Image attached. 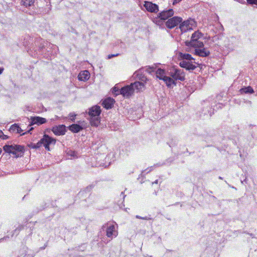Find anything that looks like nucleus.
I'll return each mask as SVG.
<instances>
[{"instance_id":"nucleus-1","label":"nucleus","mask_w":257,"mask_h":257,"mask_svg":"<svg viewBox=\"0 0 257 257\" xmlns=\"http://www.w3.org/2000/svg\"><path fill=\"white\" fill-rule=\"evenodd\" d=\"M203 37V34L199 31H195L191 36L190 41L185 42L186 46L188 47L187 51H191V47L201 48L204 46L202 42L199 39Z\"/></svg>"},{"instance_id":"nucleus-2","label":"nucleus","mask_w":257,"mask_h":257,"mask_svg":"<svg viewBox=\"0 0 257 257\" xmlns=\"http://www.w3.org/2000/svg\"><path fill=\"white\" fill-rule=\"evenodd\" d=\"M100 113L101 109L99 106L95 105L89 109L88 114L91 125L97 126L99 124Z\"/></svg>"},{"instance_id":"nucleus-3","label":"nucleus","mask_w":257,"mask_h":257,"mask_svg":"<svg viewBox=\"0 0 257 257\" xmlns=\"http://www.w3.org/2000/svg\"><path fill=\"white\" fill-rule=\"evenodd\" d=\"M102 228H106V235L112 239L118 235L117 225L114 222H108L102 226Z\"/></svg>"},{"instance_id":"nucleus-4","label":"nucleus","mask_w":257,"mask_h":257,"mask_svg":"<svg viewBox=\"0 0 257 257\" xmlns=\"http://www.w3.org/2000/svg\"><path fill=\"white\" fill-rule=\"evenodd\" d=\"M3 149L7 153L15 155L16 157L22 156L24 152V147L20 145H5Z\"/></svg>"},{"instance_id":"nucleus-5","label":"nucleus","mask_w":257,"mask_h":257,"mask_svg":"<svg viewBox=\"0 0 257 257\" xmlns=\"http://www.w3.org/2000/svg\"><path fill=\"white\" fill-rule=\"evenodd\" d=\"M55 143V139L50 137L47 135H45L43 138L39 142L35 144V145L37 149L43 145L46 150L49 151V145L51 144L54 145Z\"/></svg>"},{"instance_id":"nucleus-6","label":"nucleus","mask_w":257,"mask_h":257,"mask_svg":"<svg viewBox=\"0 0 257 257\" xmlns=\"http://www.w3.org/2000/svg\"><path fill=\"white\" fill-rule=\"evenodd\" d=\"M174 11L173 9H169L164 11L159 14V18H156L153 20V22L158 25H161L163 23V20H166L169 18L173 16Z\"/></svg>"},{"instance_id":"nucleus-7","label":"nucleus","mask_w":257,"mask_h":257,"mask_svg":"<svg viewBox=\"0 0 257 257\" xmlns=\"http://www.w3.org/2000/svg\"><path fill=\"white\" fill-rule=\"evenodd\" d=\"M156 76L160 79L163 80L168 87H171L172 85H175L174 80L170 77L166 76L165 71L163 69H158L156 71Z\"/></svg>"},{"instance_id":"nucleus-8","label":"nucleus","mask_w":257,"mask_h":257,"mask_svg":"<svg viewBox=\"0 0 257 257\" xmlns=\"http://www.w3.org/2000/svg\"><path fill=\"white\" fill-rule=\"evenodd\" d=\"M171 78L174 81L176 80L184 81L185 80V73L183 71L179 69H174L170 71ZM174 83L176 84L175 82Z\"/></svg>"},{"instance_id":"nucleus-9","label":"nucleus","mask_w":257,"mask_h":257,"mask_svg":"<svg viewBox=\"0 0 257 257\" xmlns=\"http://www.w3.org/2000/svg\"><path fill=\"white\" fill-rule=\"evenodd\" d=\"M195 26V21L192 19H190L180 23L179 28L182 32H185L187 31L192 30L193 27Z\"/></svg>"},{"instance_id":"nucleus-10","label":"nucleus","mask_w":257,"mask_h":257,"mask_svg":"<svg viewBox=\"0 0 257 257\" xmlns=\"http://www.w3.org/2000/svg\"><path fill=\"white\" fill-rule=\"evenodd\" d=\"M182 21V19L179 17H174L168 19L166 22V25L167 28L172 29L180 24Z\"/></svg>"},{"instance_id":"nucleus-11","label":"nucleus","mask_w":257,"mask_h":257,"mask_svg":"<svg viewBox=\"0 0 257 257\" xmlns=\"http://www.w3.org/2000/svg\"><path fill=\"white\" fill-rule=\"evenodd\" d=\"M134 92V89L132 84L121 88L120 90V94L125 97H129L133 94Z\"/></svg>"},{"instance_id":"nucleus-12","label":"nucleus","mask_w":257,"mask_h":257,"mask_svg":"<svg viewBox=\"0 0 257 257\" xmlns=\"http://www.w3.org/2000/svg\"><path fill=\"white\" fill-rule=\"evenodd\" d=\"M180 61V66L182 68H185L186 70H193L196 68V66L192 64V61H187L186 60Z\"/></svg>"},{"instance_id":"nucleus-13","label":"nucleus","mask_w":257,"mask_h":257,"mask_svg":"<svg viewBox=\"0 0 257 257\" xmlns=\"http://www.w3.org/2000/svg\"><path fill=\"white\" fill-rule=\"evenodd\" d=\"M53 133L57 136L63 135L65 133V126L64 125H59L54 126L52 129Z\"/></svg>"},{"instance_id":"nucleus-14","label":"nucleus","mask_w":257,"mask_h":257,"mask_svg":"<svg viewBox=\"0 0 257 257\" xmlns=\"http://www.w3.org/2000/svg\"><path fill=\"white\" fill-rule=\"evenodd\" d=\"M144 7L148 11L152 13L157 12L159 10L157 5L149 2H145Z\"/></svg>"},{"instance_id":"nucleus-15","label":"nucleus","mask_w":257,"mask_h":257,"mask_svg":"<svg viewBox=\"0 0 257 257\" xmlns=\"http://www.w3.org/2000/svg\"><path fill=\"white\" fill-rule=\"evenodd\" d=\"M144 82L136 81L133 83H132L133 85L134 90L136 89L137 92H140L144 90L145 88Z\"/></svg>"},{"instance_id":"nucleus-16","label":"nucleus","mask_w":257,"mask_h":257,"mask_svg":"<svg viewBox=\"0 0 257 257\" xmlns=\"http://www.w3.org/2000/svg\"><path fill=\"white\" fill-rule=\"evenodd\" d=\"M90 77V73L87 70L81 71L78 75V78L80 81H86Z\"/></svg>"},{"instance_id":"nucleus-17","label":"nucleus","mask_w":257,"mask_h":257,"mask_svg":"<svg viewBox=\"0 0 257 257\" xmlns=\"http://www.w3.org/2000/svg\"><path fill=\"white\" fill-rule=\"evenodd\" d=\"M46 122V119L45 118L36 116L31 118V124H42Z\"/></svg>"},{"instance_id":"nucleus-18","label":"nucleus","mask_w":257,"mask_h":257,"mask_svg":"<svg viewBox=\"0 0 257 257\" xmlns=\"http://www.w3.org/2000/svg\"><path fill=\"white\" fill-rule=\"evenodd\" d=\"M178 57L179 60H187L192 61L194 60V58L191 56V55L186 53H183L182 52H179L178 54Z\"/></svg>"},{"instance_id":"nucleus-19","label":"nucleus","mask_w":257,"mask_h":257,"mask_svg":"<svg viewBox=\"0 0 257 257\" xmlns=\"http://www.w3.org/2000/svg\"><path fill=\"white\" fill-rule=\"evenodd\" d=\"M133 76L136 78H138L140 80H141L142 82H146L147 80V77L142 74V70H139L138 71H136Z\"/></svg>"},{"instance_id":"nucleus-20","label":"nucleus","mask_w":257,"mask_h":257,"mask_svg":"<svg viewBox=\"0 0 257 257\" xmlns=\"http://www.w3.org/2000/svg\"><path fill=\"white\" fill-rule=\"evenodd\" d=\"M114 102V100L113 99L108 97L106 99H105L103 102H102V105L106 109H109L112 107V106L113 105V103Z\"/></svg>"},{"instance_id":"nucleus-21","label":"nucleus","mask_w":257,"mask_h":257,"mask_svg":"<svg viewBox=\"0 0 257 257\" xmlns=\"http://www.w3.org/2000/svg\"><path fill=\"white\" fill-rule=\"evenodd\" d=\"M10 131L12 133L20 134L21 135H24L26 133H23V130L17 124H14L11 125Z\"/></svg>"},{"instance_id":"nucleus-22","label":"nucleus","mask_w":257,"mask_h":257,"mask_svg":"<svg viewBox=\"0 0 257 257\" xmlns=\"http://www.w3.org/2000/svg\"><path fill=\"white\" fill-rule=\"evenodd\" d=\"M194 52L195 54L201 57H206L208 56L210 54L209 51L204 48L202 49H195L194 50Z\"/></svg>"},{"instance_id":"nucleus-23","label":"nucleus","mask_w":257,"mask_h":257,"mask_svg":"<svg viewBox=\"0 0 257 257\" xmlns=\"http://www.w3.org/2000/svg\"><path fill=\"white\" fill-rule=\"evenodd\" d=\"M82 129V127L77 124H73L69 126V130L73 133H78Z\"/></svg>"},{"instance_id":"nucleus-24","label":"nucleus","mask_w":257,"mask_h":257,"mask_svg":"<svg viewBox=\"0 0 257 257\" xmlns=\"http://www.w3.org/2000/svg\"><path fill=\"white\" fill-rule=\"evenodd\" d=\"M34 2V0H22L21 5L27 8L32 6Z\"/></svg>"},{"instance_id":"nucleus-25","label":"nucleus","mask_w":257,"mask_h":257,"mask_svg":"<svg viewBox=\"0 0 257 257\" xmlns=\"http://www.w3.org/2000/svg\"><path fill=\"white\" fill-rule=\"evenodd\" d=\"M241 93H253L254 92V91L252 87L250 86H248L246 87L242 88L240 89Z\"/></svg>"},{"instance_id":"nucleus-26","label":"nucleus","mask_w":257,"mask_h":257,"mask_svg":"<svg viewBox=\"0 0 257 257\" xmlns=\"http://www.w3.org/2000/svg\"><path fill=\"white\" fill-rule=\"evenodd\" d=\"M120 90L118 87L115 86L112 89V93L114 95H117L120 94Z\"/></svg>"},{"instance_id":"nucleus-27","label":"nucleus","mask_w":257,"mask_h":257,"mask_svg":"<svg viewBox=\"0 0 257 257\" xmlns=\"http://www.w3.org/2000/svg\"><path fill=\"white\" fill-rule=\"evenodd\" d=\"M67 155L70 157V159H72V157L74 158L76 157V153L72 150H69L67 153Z\"/></svg>"},{"instance_id":"nucleus-28","label":"nucleus","mask_w":257,"mask_h":257,"mask_svg":"<svg viewBox=\"0 0 257 257\" xmlns=\"http://www.w3.org/2000/svg\"><path fill=\"white\" fill-rule=\"evenodd\" d=\"M0 138H2L3 140H7L9 138V137L7 135H5L3 131L0 130Z\"/></svg>"},{"instance_id":"nucleus-29","label":"nucleus","mask_w":257,"mask_h":257,"mask_svg":"<svg viewBox=\"0 0 257 257\" xmlns=\"http://www.w3.org/2000/svg\"><path fill=\"white\" fill-rule=\"evenodd\" d=\"M76 116V114L74 113H71L69 114L68 117L73 121L75 120V117Z\"/></svg>"},{"instance_id":"nucleus-30","label":"nucleus","mask_w":257,"mask_h":257,"mask_svg":"<svg viewBox=\"0 0 257 257\" xmlns=\"http://www.w3.org/2000/svg\"><path fill=\"white\" fill-rule=\"evenodd\" d=\"M247 2L250 5H257V0H246Z\"/></svg>"},{"instance_id":"nucleus-31","label":"nucleus","mask_w":257,"mask_h":257,"mask_svg":"<svg viewBox=\"0 0 257 257\" xmlns=\"http://www.w3.org/2000/svg\"><path fill=\"white\" fill-rule=\"evenodd\" d=\"M29 147L31 148H33V149H37L36 147V145L34 143H31L29 145Z\"/></svg>"},{"instance_id":"nucleus-32","label":"nucleus","mask_w":257,"mask_h":257,"mask_svg":"<svg viewBox=\"0 0 257 257\" xmlns=\"http://www.w3.org/2000/svg\"><path fill=\"white\" fill-rule=\"evenodd\" d=\"M118 55V54H114V55H108L107 56V58L108 59H111L112 58V57H114V56H117Z\"/></svg>"},{"instance_id":"nucleus-33","label":"nucleus","mask_w":257,"mask_h":257,"mask_svg":"<svg viewBox=\"0 0 257 257\" xmlns=\"http://www.w3.org/2000/svg\"><path fill=\"white\" fill-rule=\"evenodd\" d=\"M136 218H139V219H145V220H148V218L147 217H141L140 216H139V215H137L136 216Z\"/></svg>"},{"instance_id":"nucleus-34","label":"nucleus","mask_w":257,"mask_h":257,"mask_svg":"<svg viewBox=\"0 0 257 257\" xmlns=\"http://www.w3.org/2000/svg\"><path fill=\"white\" fill-rule=\"evenodd\" d=\"M146 71L149 73H151L152 71H154V69L153 68L149 67L146 69Z\"/></svg>"},{"instance_id":"nucleus-35","label":"nucleus","mask_w":257,"mask_h":257,"mask_svg":"<svg viewBox=\"0 0 257 257\" xmlns=\"http://www.w3.org/2000/svg\"><path fill=\"white\" fill-rule=\"evenodd\" d=\"M182 0H174L173 1V4L174 5L178 3H179L180 1H181Z\"/></svg>"},{"instance_id":"nucleus-36","label":"nucleus","mask_w":257,"mask_h":257,"mask_svg":"<svg viewBox=\"0 0 257 257\" xmlns=\"http://www.w3.org/2000/svg\"><path fill=\"white\" fill-rule=\"evenodd\" d=\"M33 130V127H31L28 131L27 132L28 133H29L30 132V131H31L32 130Z\"/></svg>"},{"instance_id":"nucleus-37","label":"nucleus","mask_w":257,"mask_h":257,"mask_svg":"<svg viewBox=\"0 0 257 257\" xmlns=\"http://www.w3.org/2000/svg\"><path fill=\"white\" fill-rule=\"evenodd\" d=\"M3 71V69L0 68V74L2 73Z\"/></svg>"},{"instance_id":"nucleus-38","label":"nucleus","mask_w":257,"mask_h":257,"mask_svg":"<svg viewBox=\"0 0 257 257\" xmlns=\"http://www.w3.org/2000/svg\"><path fill=\"white\" fill-rule=\"evenodd\" d=\"M157 184L158 183V180H156L154 182H153L152 184Z\"/></svg>"},{"instance_id":"nucleus-39","label":"nucleus","mask_w":257,"mask_h":257,"mask_svg":"<svg viewBox=\"0 0 257 257\" xmlns=\"http://www.w3.org/2000/svg\"><path fill=\"white\" fill-rule=\"evenodd\" d=\"M220 179H222V178L221 177H219Z\"/></svg>"}]
</instances>
